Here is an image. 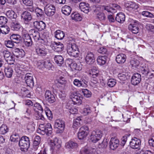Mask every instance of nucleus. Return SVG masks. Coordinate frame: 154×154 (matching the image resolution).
I'll return each mask as SVG.
<instances>
[{
  "mask_svg": "<svg viewBox=\"0 0 154 154\" xmlns=\"http://www.w3.org/2000/svg\"><path fill=\"white\" fill-rule=\"evenodd\" d=\"M70 42L68 44L67 47V51L68 54L73 57H76L79 56V52L78 48L75 44Z\"/></svg>",
  "mask_w": 154,
  "mask_h": 154,
  "instance_id": "nucleus-1",
  "label": "nucleus"
},
{
  "mask_svg": "<svg viewBox=\"0 0 154 154\" xmlns=\"http://www.w3.org/2000/svg\"><path fill=\"white\" fill-rule=\"evenodd\" d=\"M52 129L51 125L50 123H47L45 125L41 124L39 125L37 131L41 134H46L47 136H49L52 133Z\"/></svg>",
  "mask_w": 154,
  "mask_h": 154,
  "instance_id": "nucleus-2",
  "label": "nucleus"
},
{
  "mask_svg": "<svg viewBox=\"0 0 154 154\" xmlns=\"http://www.w3.org/2000/svg\"><path fill=\"white\" fill-rule=\"evenodd\" d=\"M19 144L22 151H27L30 145L29 138L25 136H23L19 141Z\"/></svg>",
  "mask_w": 154,
  "mask_h": 154,
  "instance_id": "nucleus-3",
  "label": "nucleus"
},
{
  "mask_svg": "<svg viewBox=\"0 0 154 154\" xmlns=\"http://www.w3.org/2000/svg\"><path fill=\"white\" fill-rule=\"evenodd\" d=\"M141 144L140 140L137 137L132 138L129 143L130 147L134 149L139 150L140 149Z\"/></svg>",
  "mask_w": 154,
  "mask_h": 154,
  "instance_id": "nucleus-4",
  "label": "nucleus"
},
{
  "mask_svg": "<svg viewBox=\"0 0 154 154\" xmlns=\"http://www.w3.org/2000/svg\"><path fill=\"white\" fill-rule=\"evenodd\" d=\"M102 134L100 130H97L93 131L91 135V140L94 143H96L102 137Z\"/></svg>",
  "mask_w": 154,
  "mask_h": 154,
  "instance_id": "nucleus-5",
  "label": "nucleus"
},
{
  "mask_svg": "<svg viewBox=\"0 0 154 154\" xmlns=\"http://www.w3.org/2000/svg\"><path fill=\"white\" fill-rule=\"evenodd\" d=\"M55 7L52 5L48 4L44 7L45 13L48 16H52L55 14Z\"/></svg>",
  "mask_w": 154,
  "mask_h": 154,
  "instance_id": "nucleus-6",
  "label": "nucleus"
},
{
  "mask_svg": "<svg viewBox=\"0 0 154 154\" xmlns=\"http://www.w3.org/2000/svg\"><path fill=\"white\" fill-rule=\"evenodd\" d=\"M65 124L64 122L60 119H57L56 120L54 127L55 128L57 129L56 130V133L57 134L63 132Z\"/></svg>",
  "mask_w": 154,
  "mask_h": 154,
  "instance_id": "nucleus-7",
  "label": "nucleus"
},
{
  "mask_svg": "<svg viewBox=\"0 0 154 154\" xmlns=\"http://www.w3.org/2000/svg\"><path fill=\"white\" fill-rule=\"evenodd\" d=\"M35 50L37 54L40 56H45L48 53V49L42 45L36 48Z\"/></svg>",
  "mask_w": 154,
  "mask_h": 154,
  "instance_id": "nucleus-8",
  "label": "nucleus"
},
{
  "mask_svg": "<svg viewBox=\"0 0 154 154\" xmlns=\"http://www.w3.org/2000/svg\"><path fill=\"white\" fill-rule=\"evenodd\" d=\"M25 80L27 85L31 88L33 87L34 85V82L32 76L31 74L27 73L24 77Z\"/></svg>",
  "mask_w": 154,
  "mask_h": 154,
  "instance_id": "nucleus-9",
  "label": "nucleus"
},
{
  "mask_svg": "<svg viewBox=\"0 0 154 154\" xmlns=\"http://www.w3.org/2000/svg\"><path fill=\"white\" fill-rule=\"evenodd\" d=\"M86 63L89 65L92 64L95 61L94 55L92 52H88L85 58Z\"/></svg>",
  "mask_w": 154,
  "mask_h": 154,
  "instance_id": "nucleus-10",
  "label": "nucleus"
},
{
  "mask_svg": "<svg viewBox=\"0 0 154 154\" xmlns=\"http://www.w3.org/2000/svg\"><path fill=\"white\" fill-rule=\"evenodd\" d=\"M50 145L51 149L54 150H57L61 146L60 141L57 138H55L53 140H51Z\"/></svg>",
  "mask_w": 154,
  "mask_h": 154,
  "instance_id": "nucleus-11",
  "label": "nucleus"
},
{
  "mask_svg": "<svg viewBox=\"0 0 154 154\" xmlns=\"http://www.w3.org/2000/svg\"><path fill=\"white\" fill-rule=\"evenodd\" d=\"M86 83L87 82L85 80L83 79H81L80 80L75 79L73 81L74 85L78 87H82L86 88L87 86Z\"/></svg>",
  "mask_w": 154,
  "mask_h": 154,
  "instance_id": "nucleus-12",
  "label": "nucleus"
},
{
  "mask_svg": "<svg viewBox=\"0 0 154 154\" xmlns=\"http://www.w3.org/2000/svg\"><path fill=\"white\" fill-rule=\"evenodd\" d=\"M46 100L50 103H53L55 101V98L54 94L49 90L46 91L45 94Z\"/></svg>",
  "mask_w": 154,
  "mask_h": 154,
  "instance_id": "nucleus-13",
  "label": "nucleus"
},
{
  "mask_svg": "<svg viewBox=\"0 0 154 154\" xmlns=\"http://www.w3.org/2000/svg\"><path fill=\"white\" fill-rule=\"evenodd\" d=\"M109 143L110 148L112 150H114L119 146V140L116 137H112Z\"/></svg>",
  "mask_w": 154,
  "mask_h": 154,
  "instance_id": "nucleus-14",
  "label": "nucleus"
},
{
  "mask_svg": "<svg viewBox=\"0 0 154 154\" xmlns=\"http://www.w3.org/2000/svg\"><path fill=\"white\" fill-rule=\"evenodd\" d=\"M21 18L26 24L32 18L31 13L27 11L23 12L21 14Z\"/></svg>",
  "mask_w": 154,
  "mask_h": 154,
  "instance_id": "nucleus-15",
  "label": "nucleus"
},
{
  "mask_svg": "<svg viewBox=\"0 0 154 154\" xmlns=\"http://www.w3.org/2000/svg\"><path fill=\"white\" fill-rule=\"evenodd\" d=\"M141 80V76L138 73L134 74L131 77V83L134 85H137L140 83Z\"/></svg>",
  "mask_w": 154,
  "mask_h": 154,
  "instance_id": "nucleus-16",
  "label": "nucleus"
},
{
  "mask_svg": "<svg viewBox=\"0 0 154 154\" xmlns=\"http://www.w3.org/2000/svg\"><path fill=\"white\" fill-rule=\"evenodd\" d=\"M51 48L54 51L60 52L63 49V45L60 42H54L51 45Z\"/></svg>",
  "mask_w": 154,
  "mask_h": 154,
  "instance_id": "nucleus-17",
  "label": "nucleus"
},
{
  "mask_svg": "<svg viewBox=\"0 0 154 154\" xmlns=\"http://www.w3.org/2000/svg\"><path fill=\"white\" fill-rule=\"evenodd\" d=\"M29 33L30 35L32 36L35 41L37 42L40 40L44 41V40L40 38V33L37 30L32 29L29 31Z\"/></svg>",
  "mask_w": 154,
  "mask_h": 154,
  "instance_id": "nucleus-18",
  "label": "nucleus"
},
{
  "mask_svg": "<svg viewBox=\"0 0 154 154\" xmlns=\"http://www.w3.org/2000/svg\"><path fill=\"white\" fill-rule=\"evenodd\" d=\"M71 98L74 103L81 104L82 103V97L77 95L74 92L71 94Z\"/></svg>",
  "mask_w": 154,
  "mask_h": 154,
  "instance_id": "nucleus-19",
  "label": "nucleus"
},
{
  "mask_svg": "<svg viewBox=\"0 0 154 154\" xmlns=\"http://www.w3.org/2000/svg\"><path fill=\"white\" fill-rule=\"evenodd\" d=\"M12 53L14 56L17 58H22L25 55V52L24 50L19 48H15L13 49Z\"/></svg>",
  "mask_w": 154,
  "mask_h": 154,
  "instance_id": "nucleus-20",
  "label": "nucleus"
},
{
  "mask_svg": "<svg viewBox=\"0 0 154 154\" xmlns=\"http://www.w3.org/2000/svg\"><path fill=\"white\" fill-rule=\"evenodd\" d=\"M79 8L81 11L85 13H88L90 11L89 5L84 2H81L79 5Z\"/></svg>",
  "mask_w": 154,
  "mask_h": 154,
  "instance_id": "nucleus-21",
  "label": "nucleus"
},
{
  "mask_svg": "<svg viewBox=\"0 0 154 154\" xmlns=\"http://www.w3.org/2000/svg\"><path fill=\"white\" fill-rule=\"evenodd\" d=\"M71 63L69 64V66L70 67L72 70H75L80 71L82 69V65L81 63H76L74 62H72V60H70Z\"/></svg>",
  "mask_w": 154,
  "mask_h": 154,
  "instance_id": "nucleus-22",
  "label": "nucleus"
},
{
  "mask_svg": "<svg viewBox=\"0 0 154 154\" xmlns=\"http://www.w3.org/2000/svg\"><path fill=\"white\" fill-rule=\"evenodd\" d=\"M34 26L39 30L42 31L45 28L46 24L42 21H35L33 22Z\"/></svg>",
  "mask_w": 154,
  "mask_h": 154,
  "instance_id": "nucleus-23",
  "label": "nucleus"
},
{
  "mask_svg": "<svg viewBox=\"0 0 154 154\" xmlns=\"http://www.w3.org/2000/svg\"><path fill=\"white\" fill-rule=\"evenodd\" d=\"M126 55L123 54H120L118 55L116 58L117 62L120 64L124 63L126 60Z\"/></svg>",
  "mask_w": 154,
  "mask_h": 154,
  "instance_id": "nucleus-24",
  "label": "nucleus"
},
{
  "mask_svg": "<svg viewBox=\"0 0 154 154\" xmlns=\"http://www.w3.org/2000/svg\"><path fill=\"white\" fill-rule=\"evenodd\" d=\"M41 140L40 137L38 135L36 136L34 138L33 144V147L35 150H37L39 146Z\"/></svg>",
  "mask_w": 154,
  "mask_h": 154,
  "instance_id": "nucleus-25",
  "label": "nucleus"
},
{
  "mask_svg": "<svg viewBox=\"0 0 154 154\" xmlns=\"http://www.w3.org/2000/svg\"><path fill=\"white\" fill-rule=\"evenodd\" d=\"M125 7L130 10L136 9L138 8L136 3L131 2H127L125 4Z\"/></svg>",
  "mask_w": 154,
  "mask_h": 154,
  "instance_id": "nucleus-26",
  "label": "nucleus"
},
{
  "mask_svg": "<svg viewBox=\"0 0 154 154\" xmlns=\"http://www.w3.org/2000/svg\"><path fill=\"white\" fill-rule=\"evenodd\" d=\"M128 29L134 34H137L139 32V28L138 25L135 23L130 24L128 25Z\"/></svg>",
  "mask_w": 154,
  "mask_h": 154,
  "instance_id": "nucleus-27",
  "label": "nucleus"
},
{
  "mask_svg": "<svg viewBox=\"0 0 154 154\" xmlns=\"http://www.w3.org/2000/svg\"><path fill=\"white\" fill-rule=\"evenodd\" d=\"M115 20L118 22L122 23L125 20V15L123 13H118L116 17Z\"/></svg>",
  "mask_w": 154,
  "mask_h": 154,
  "instance_id": "nucleus-28",
  "label": "nucleus"
},
{
  "mask_svg": "<svg viewBox=\"0 0 154 154\" xmlns=\"http://www.w3.org/2000/svg\"><path fill=\"white\" fill-rule=\"evenodd\" d=\"M4 72L7 78H11L13 75L14 71L11 67L8 66L5 68Z\"/></svg>",
  "mask_w": 154,
  "mask_h": 154,
  "instance_id": "nucleus-29",
  "label": "nucleus"
},
{
  "mask_svg": "<svg viewBox=\"0 0 154 154\" xmlns=\"http://www.w3.org/2000/svg\"><path fill=\"white\" fill-rule=\"evenodd\" d=\"M11 27L13 30L18 31L20 29L21 25L18 22L15 21L11 23Z\"/></svg>",
  "mask_w": 154,
  "mask_h": 154,
  "instance_id": "nucleus-30",
  "label": "nucleus"
},
{
  "mask_svg": "<svg viewBox=\"0 0 154 154\" xmlns=\"http://www.w3.org/2000/svg\"><path fill=\"white\" fill-rule=\"evenodd\" d=\"M54 60L55 63L59 66H60L64 62L63 58L61 55L55 56Z\"/></svg>",
  "mask_w": 154,
  "mask_h": 154,
  "instance_id": "nucleus-31",
  "label": "nucleus"
},
{
  "mask_svg": "<svg viewBox=\"0 0 154 154\" xmlns=\"http://www.w3.org/2000/svg\"><path fill=\"white\" fill-rule=\"evenodd\" d=\"M78 146V144L75 142L70 141L66 143L65 146L68 149H73L76 148Z\"/></svg>",
  "mask_w": 154,
  "mask_h": 154,
  "instance_id": "nucleus-32",
  "label": "nucleus"
},
{
  "mask_svg": "<svg viewBox=\"0 0 154 154\" xmlns=\"http://www.w3.org/2000/svg\"><path fill=\"white\" fill-rule=\"evenodd\" d=\"M72 8L68 5H65L62 8V11L63 14L66 15H69L71 12Z\"/></svg>",
  "mask_w": 154,
  "mask_h": 154,
  "instance_id": "nucleus-33",
  "label": "nucleus"
},
{
  "mask_svg": "<svg viewBox=\"0 0 154 154\" xmlns=\"http://www.w3.org/2000/svg\"><path fill=\"white\" fill-rule=\"evenodd\" d=\"M107 60V57L106 56H100L98 57L97 61L99 64L102 65H104L106 63Z\"/></svg>",
  "mask_w": 154,
  "mask_h": 154,
  "instance_id": "nucleus-34",
  "label": "nucleus"
},
{
  "mask_svg": "<svg viewBox=\"0 0 154 154\" xmlns=\"http://www.w3.org/2000/svg\"><path fill=\"white\" fill-rule=\"evenodd\" d=\"M11 39L14 42L19 43L21 39V36L18 34H12L10 36Z\"/></svg>",
  "mask_w": 154,
  "mask_h": 154,
  "instance_id": "nucleus-35",
  "label": "nucleus"
},
{
  "mask_svg": "<svg viewBox=\"0 0 154 154\" xmlns=\"http://www.w3.org/2000/svg\"><path fill=\"white\" fill-rule=\"evenodd\" d=\"M64 32L60 30H58L55 32L56 38L59 40H62L65 36Z\"/></svg>",
  "mask_w": 154,
  "mask_h": 154,
  "instance_id": "nucleus-36",
  "label": "nucleus"
},
{
  "mask_svg": "<svg viewBox=\"0 0 154 154\" xmlns=\"http://www.w3.org/2000/svg\"><path fill=\"white\" fill-rule=\"evenodd\" d=\"M66 107L68 109V111L71 114H75L78 112V109L76 108L73 106H70L68 104L66 105Z\"/></svg>",
  "mask_w": 154,
  "mask_h": 154,
  "instance_id": "nucleus-37",
  "label": "nucleus"
},
{
  "mask_svg": "<svg viewBox=\"0 0 154 154\" xmlns=\"http://www.w3.org/2000/svg\"><path fill=\"white\" fill-rule=\"evenodd\" d=\"M33 110L35 112H38V110L41 112L42 113L43 112L44 109L42 106L40 104L38 103H35L34 104L33 107Z\"/></svg>",
  "mask_w": 154,
  "mask_h": 154,
  "instance_id": "nucleus-38",
  "label": "nucleus"
},
{
  "mask_svg": "<svg viewBox=\"0 0 154 154\" xmlns=\"http://www.w3.org/2000/svg\"><path fill=\"white\" fill-rule=\"evenodd\" d=\"M11 140L14 142H17L20 140L18 134L15 133L13 132L10 137Z\"/></svg>",
  "mask_w": 154,
  "mask_h": 154,
  "instance_id": "nucleus-39",
  "label": "nucleus"
},
{
  "mask_svg": "<svg viewBox=\"0 0 154 154\" xmlns=\"http://www.w3.org/2000/svg\"><path fill=\"white\" fill-rule=\"evenodd\" d=\"M140 72L144 76H147L149 71L148 66L143 65L140 67Z\"/></svg>",
  "mask_w": 154,
  "mask_h": 154,
  "instance_id": "nucleus-40",
  "label": "nucleus"
},
{
  "mask_svg": "<svg viewBox=\"0 0 154 154\" xmlns=\"http://www.w3.org/2000/svg\"><path fill=\"white\" fill-rule=\"evenodd\" d=\"M71 16L72 19L76 21H80L82 19L80 14L76 12L72 14Z\"/></svg>",
  "mask_w": 154,
  "mask_h": 154,
  "instance_id": "nucleus-41",
  "label": "nucleus"
},
{
  "mask_svg": "<svg viewBox=\"0 0 154 154\" xmlns=\"http://www.w3.org/2000/svg\"><path fill=\"white\" fill-rule=\"evenodd\" d=\"M6 15L8 18L12 19H15L16 17L15 13L13 11H8L6 13Z\"/></svg>",
  "mask_w": 154,
  "mask_h": 154,
  "instance_id": "nucleus-42",
  "label": "nucleus"
},
{
  "mask_svg": "<svg viewBox=\"0 0 154 154\" xmlns=\"http://www.w3.org/2000/svg\"><path fill=\"white\" fill-rule=\"evenodd\" d=\"M22 112L23 114L25 115V117L29 119V116L31 113L30 109L29 108H24L23 109Z\"/></svg>",
  "mask_w": 154,
  "mask_h": 154,
  "instance_id": "nucleus-43",
  "label": "nucleus"
},
{
  "mask_svg": "<svg viewBox=\"0 0 154 154\" xmlns=\"http://www.w3.org/2000/svg\"><path fill=\"white\" fill-rule=\"evenodd\" d=\"M118 77L120 80L125 81L127 79V74L125 72L119 73L118 74Z\"/></svg>",
  "mask_w": 154,
  "mask_h": 154,
  "instance_id": "nucleus-44",
  "label": "nucleus"
},
{
  "mask_svg": "<svg viewBox=\"0 0 154 154\" xmlns=\"http://www.w3.org/2000/svg\"><path fill=\"white\" fill-rule=\"evenodd\" d=\"M82 93L84 96L86 98L91 97L92 95L91 92L87 89H84L82 90Z\"/></svg>",
  "mask_w": 154,
  "mask_h": 154,
  "instance_id": "nucleus-45",
  "label": "nucleus"
},
{
  "mask_svg": "<svg viewBox=\"0 0 154 154\" xmlns=\"http://www.w3.org/2000/svg\"><path fill=\"white\" fill-rule=\"evenodd\" d=\"M44 110L48 118L50 120L52 119L53 118L52 114L49 109L48 107H45Z\"/></svg>",
  "mask_w": 154,
  "mask_h": 154,
  "instance_id": "nucleus-46",
  "label": "nucleus"
},
{
  "mask_svg": "<svg viewBox=\"0 0 154 154\" xmlns=\"http://www.w3.org/2000/svg\"><path fill=\"white\" fill-rule=\"evenodd\" d=\"M90 74L91 77L93 78H95L99 75V71L96 67H94L92 69V73Z\"/></svg>",
  "mask_w": 154,
  "mask_h": 154,
  "instance_id": "nucleus-47",
  "label": "nucleus"
},
{
  "mask_svg": "<svg viewBox=\"0 0 154 154\" xmlns=\"http://www.w3.org/2000/svg\"><path fill=\"white\" fill-rule=\"evenodd\" d=\"M130 63L133 67L137 68L140 64L139 61L135 59L131 60L130 61Z\"/></svg>",
  "mask_w": 154,
  "mask_h": 154,
  "instance_id": "nucleus-48",
  "label": "nucleus"
},
{
  "mask_svg": "<svg viewBox=\"0 0 154 154\" xmlns=\"http://www.w3.org/2000/svg\"><path fill=\"white\" fill-rule=\"evenodd\" d=\"M102 9L107 11L108 12L114 13L116 11L115 9L110 7L109 6H103L102 7Z\"/></svg>",
  "mask_w": 154,
  "mask_h": 154,
  "instance_id": "nucleus-49",
  "label": "nucleus"
},
{
  "mask_svg": "<svg viewBox=\"0 0 154 154\" xmlns=\"http://www.w3.org/2000/svg\"><path fill=\"white\" fill-rule=\"evenodd\" d=\"M8 131L7 127L5 125H2L0 127V133L2 134H5Z\"/></svg>",
  "mask_w": 154,
  "mask_h": 154,
  "instance_id": "nucleus-50",
  "label": "nucleus"
},
{
  "mask_svg": "<svg viewBox=\"0 0 154 154\" xmlns=\"http://www.w3.org/2000/svg\"><path fill=\"white\" fill-rule=\"evenodd\" d=\"M130 135V134L128 133L125 134L122 137L121 139V145L122 146H124L125 145L127 141L128 137H129Z\"/></svg>",
  "mask_w": 154,
  "mask_h": 154,
  "instance_id": "nucleus-51",
  "label": "nucleus"
},
{
  "mask_svg": "<svg viewBox=\"0 0 154 154\" xmlns=\"http://www.w3.org/2000/svg\"><path fill=\"white\" fill-rule=\"evenodd\" d=\"M14 56L13 55H12L5 60L8 64L11 65L14 63L15 58Z\"/></svg>",
  "mask_w": 154,
  "mask_h": 154,
  "instance_id": "nucleus-52",
  "label": "nucleus"
},
{
  "mask_svg": "<svg viewBox=\"0 0 154 154\" xmlns=\"http://www.w3.org/2000/svg\"><path fill=\"white\" fill-rule=\"evenodd\" d=\"M22 37L24 41H26V40L31 38L29 34L28 33V32L26 31V30H24L22 31Z\"/></svg>",
  "mask_w": 154,
  "mask_h": 154,
  "instance_id": "nucleus-53",
  "label": "nucleus"
},
{
  "mask_svg": "<svg viewBox=\"0 0 154 154\" xmlns=\"http://www.w3.org/2000/svg\"><path fill=\"white\" fill-rule=\"evenodd\" d=\"M142 15L143 16L150 18L154 17V15L151 13L147 11H144L142 12Z\"/></svg>",
  "mask_w": 154,
  "mask_h": 154,
  "instance_id": "nucleus-54",
  "label": "nucleus"
},
{
  "mask_svg": "<svg viewBox=\"0 0 154 154\" xmlns=\"http://www.w3.org/2000/svg\"><path fill=\"white\" fill-rule=\"evenodd\" d=\"M35 12L38 17H41L43 16L44 12L41 9L38 8H36L35 9Z\"/></svg>",
  "mask_w": 154,
  "mask_h": 154,
  "instance_id": "nucleus-55",
  "label": "nucleus"
},
{
  "mask_svg": "<svg viewBox=\"0 0 154 154\" xmlns=\"http://www.w3.org/2000/svg\"><path fill=\"white\" fill-rule=\"evenodd\" d=\"M116 81L113 79H109L107 82V85L110 87H112L116 84Z\"/></svg>",
  "mask_w": 154,
  "mask_h": 154,
  "instance_id": "nucleus-56",
  "label": "nucleus"
},
{
  "mask_svg": "<svg viewBox=\"0 0 154 154\" xmlns=\"http://www.w3.org/2000/svg\"><path fill=\"white\" fill-rule=\"evenodd\" d=\"M44 67L48 69H51L52 66V64L51 63L49 60H44Z\"/></svg>",
  "mask_w": 154,
  "mask_h": 154,
  "instance_id": "nucleus-57",
  "label": "nucleus"
},
{
  "mask_svg": "<svg viewBox=\"0 0 154 154\" xmlns=\"http://www.w3.org/2000/svg\"><path fill=\"white\" fill-rule=\"evenodd\" d=\"M58 82L59 84L64 86L66 84L67 82L66 79L64 77L60 76L58 79Z\"/></svg>",
  "mask_w": 154,
  "mask_h": 154,
  "instance_id": "nucleus-58",
  "label": "nucleus"
},
{
  "mask_svg": "<svg viewBox=\"0 0 154 154\" xmlns=\"http://www.w3.org/2000/svg\"><path fill=\"white\" fill-rule=\"evenodd\" d=\"M97 17L100 20H104L106 18L105 14L102 12H99L97 14Z\"/></svg>",
  "mask_w": 154,
  "mask_h": 154,
  "instance_id": "nucleus-59",
  "label": "nucleus"
},
{
  "mask_svg": "<svg viewBox=\"0 0 154 154\" xmlns=\"http://www.w3.org/2000/svg\"><path fill=\"white\" fill-rule=\"evenodd\" d=\"M12 41L8 40L5 42V44L8 48H12L14 46V44Z\"/></svg>",
  "mask_w": 154,
  "mask_h": 154,
  "instance_id": "nucleus-60",
  "label": "nucleus"
},
{
  "mask_svg": "<svg viewBox=\"0 0 154 154\" xmlns=\"http://www.w3.org/2000/svg\"><path fill=\"white\" fill-rule=\"evenodd\" d=\"M79 130L81 131V132H84L85 134H86L88 135L89 132L88 128L86 125L80 128Z\"/></svg>",
  "mask_w": 154,
  "mask_h": 154,
  "instance_id": "nucleus-61",
  "label": "nucleus"
},
{
  "mask_svg": "<svg viewBox=\"0 0 154 154\" xmlns=\"http://www.w3.org/2000/svg\"><path fill=\"white\" fill-rule=\"evenodd\" d=\"M93 149H94L91 147H88L85 148L82 151H83L85 154H92Z\"/></svg>",
  "mask_w": 154,
  "mask_h": 154,
  "instance_id": "nucleus-62",
  "label": "nucleus"
},
{
  "mask_svg": "<svg viewBox=\"0 0 154 154\" xmlns=\"http://www.w3.org/2000/svg\"><path fill=\"white\" fill-rule=\"evenodd\" d=\"M107 146V142L106 140H103L102 142L99 145V147L100 148L104 149Z\"/></svg>",
  "mask_w": 154,
  "mask_h": 154,
  "instance_id": "nucleus-63",
  "label": "nucleus"
},
{
  "mask_svg": "<svg viewBox=\"0 0 154 154\" xmlns=\"http://www.w3.org/2000/svg\"><path fill=\"white\" fill-rule=\"evenodd\" d=\"M8 21V20L7 18L3 16L0 17V24L4 25Z\"/></svg>",
  "mask_w": 154,
  "mask_h": 154,
  "instance_id": "nucleus-64",
  "label": "nucleus"
}]
</instances>
